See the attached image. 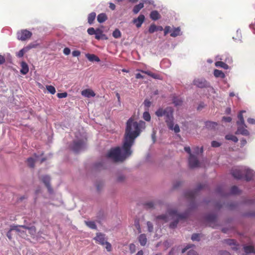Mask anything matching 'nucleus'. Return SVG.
Listing matches in <instances>:
<instances>
[{"label": "nucleus", "mask_w": 255, "mask_h": 255, "mask_svg": "<svg viewBox=\"0 0 255 255\" xmlns=\"http://www.w3.org/2000/svg\"><path fill=\"white\" fill-rule=\"evenodd\" d=\"M145 128V123L142 121L137 122L130 118L127 122L123 144L119 147L112 148L108 153L107 157L114 161H123L129 157L132 152L131 147L135 139Z\"/></svg>", "instance_id": "obj_1"}, {"label": "nucleus", "mask_w": 255, "mask_h": 255, "mask_svg": "<svg viewBox=\"0 0 255 255\" xmlns=\"http://www.w3.org/2000/svg\"><path fill=\"white\" fill-rule=\"evenodd\" d=\"M155 115L159 118L164 117L169 129L173 130L175 133H178L180 131L179 126L177 124L174 125L173 110L171 108L167 107L165 109L160 108L155 112Z\"/></svg>", "instance_id": "obj_2"}, {"label": "nucleus", "mask_w": 255, "mask_h": 255, "mask_svg": "<svg viewBox=\"0 0 255 255\" xmlns=\"http://www.w3.org/2000/svg\"><path fill=\"white\" fill-rule=\"evenodd\" d=\"M183 218L184 216L179 215L176 211L169 210L166 214L158 216L157 219L158 221H161L162 222L172 220V223L170 224V227L174 228L176 226L178 221Z\"/></svg>", "instance_id": "obj_3"}, {"label": "nucleus", "mask_w": 255, "mask_h": 255, "mask_svg": "<svg viewBox=\"0 0 255 255\" xmlns=\"http://www.w3.org/2000/svg\"><path fill=\"white\" fill-rule=\"evenodd\" d=\"M232 175L237 179L245 177L247 180L255 181V172L246 167L235 168L232 170Z\"/></svg>", "instance_id": "obj_4"}, {"label": "nucleus", "mask_w": 255, "mask_h": 255, "mask_svg": "<svg viewBox=\"0 0 255 255\" xmlns=\"http://www.w3.org/2000/svg\"><path fill=\"white\" fill-rule=\"evenodd\" d=\"M11 230H15L19 236L24 238L26 237L27 232L33 236L36 233L35 228L33 226L29 228L24 226H12L11 227Z\"/></svg>", "instance_id": "obj_5"}, {"label": "nucleus", "mask_w": 255, "mask_h": 255, "mask_svg": "<svg viewBox=\"0 0 255 255\" xmlns=\"http://www.w3.org/2000/svg\"><path fill=\"white\" fill-rule=\"evenodd\" d=\"M245 113V111H242L238 116L239 120L237 121V124L238 125V129L236 133L241 134L243 135H249V131L246 128H247L245 124L243 114Z\"/></svg>", "instance_id": "obj_6"}, {"label": "nucleus", "mask_w": 255, "mask_h": 255, "mask_svg": "<svg viewBox=\"0 0 255 255\" xmlns=\"http://www.w3.org/2000/svg\"><path fill=\"white\" fill-rule=\"evenodd\" d=\"M76 138L77 140L74 141L72 148L74 151L78 152L83 148L85 138L83 136L80 138L78 135H76Z\"/></svg>", "instance_id": "obj_7"}, {"label": "nucleus", "mask_w": 255, "mask_h": 255, "mask_svg": "<svg viewBox=\"0 0 255 255\" xmlns=\"http://www.w3.org/2000/svg\"><path fill=\"white\" fill-rule=\"evenodd\" d=\"M185 150L190 154L189 158V165L191 167H196L199 166V163L197 158L190 153V148L189 147H185Z\"/></svg>", "instance_id": "obj_8"}, {"label": "nucleus", "mask_w": 255, "mask_h": 255, "mask_svg": "<svg viewBox=\"0 0 255 255\" xmlns=\"http://www.w3.org/2000/svg\"><path fill=\"white\" fill-rule=\"evenodd\" d=\"M17 35L18 39L24 41L29 38L31 36L32 33L27 30H22L17 32Z\"/></svg>", "instance_id": "obj_9"}, {"label": "nucleus", "mask_w": 255, "mask_h": 255, "mask_svg": "<svg viewBox=\"0 0 255 255\" xmlns=\"http://www.w3.org/2000/svg\"><path fill=\"white\" fill-rule=\"evenodd\" d=\"M94 240L96 243L104 246L105 243L107 241V239L106 238L105 235L101 233H98L96 236L94 237Z\"/></svg>", "instance_id": "obj_10"}, {"label": "nucleus", "mask_w": 255, "mask_h": 255, "mask_svg": "<svg viewBox=\"0 0 255 255\" xmlns=\"http://www.w3.org/2000/svg\"><path fill=\"white\" fill-rule=\"evenodd\" d=\"M193 84L199 88H204L208 85V82L203 78L195 79L193 81Z\"/></svg>", "instance_id": "obj_11"}, {"label": "nucleus", "mask_w": 255, "mask_h": 255, "mask_svg": "<svg viewBox=\"0 0 255 255\" xmlns=\"http://www.w3.org/2000/svg\"><path fill=\"white\" fill-rule=\"evenodd\" d=\"M145 19L144 16L142 14H140L137 18L134 19L133 20V23L135 24L137 28L141 27L142 24Z\"/></svg>", "instance_id": "obj_12"}, {"label": "nucleus", "mask_w": 255, "mask_h": 255, "mask_svg": "<svg viewBox=\"0 0 255 255\" xmlns=\"http://www.w3.org/2000/svg\"><path fill=\"white\" fill-rule=\"evenodd\" d=\"M81 94L82 96L87 98L93 97L95 96L94 92L90 89L83 90L81 92Z\"/></svg>", "instance_id": "obj_13"}, {"label": "nucleus", "mask_w": 255, "mask_h": 255, "mask_svg": "<svg viewBox=\"0 0 255 255\" xmlns=\"http://www.w3.org/2000/svg\"><path fill=\"white\" fill-rule=\"evenodd\" d=\"M40 160L41 162H43L44 160V158H40L38 156L35 155V159L33 158H29L27 159L28 164L30 167H33L34 166V163L35 161H38Z\"/></svg>", "instance_id": "obj_14"}, {"label": "nucleus", "mask_w": 255, "mask_h": 255, "mask_svg": "<svg viewBox=\"0 0 255 255\" xmlns=\"http://www.w3.org/2000/svg\"><path fill=\"white\" fill-rule=\"evenodd\" d=\"M41 180L45 184V186L47 187L48 190L49 192H51V189L49 185L50 178L48 176L44 175L41 177Z\"/></svg>", "instance_id": "obj_15"}, {"label": "nucleus", "mask_w": 255, "mask_h": 255, "mask_svg": "<svg viewBox=\"0 0 255 255\" xmlns=\"http://www.w3.org/2000/svg\"><path fill=\"white\" fill-rule=\"evenodd\" d=\"M95 38L97 39H100L102 38L105 39H107L106 36L103 34V31L99 28L96 29Z\"/></svg>", "instance_id": "obj_16"}, {"label": "nucleus", "mask_w": 255, "mask_h": 255, "mask_svg": "<svg viewBox=\"0 0 255 255\" xmlns=\"http://www.w3.org/2000/svg\"><path fill=\"white\" fill-rule=\"evenodd\" d=\"M138 241L142 246H144L147 243V238L145 234H142L139 236L138 238Z\"/></svg>", "instance_id": "obj_17"}, {"label": "nucleus", "mask_w": 255, "mask_h": 255, "mask_svg": "<svg viewBox=\"0 0 255 255\" xmlns=\"http://www.w3.org/2000/svg\"><path fill=\"white\" fill-rule=\"evenodd\" d=\"M86 57L91 62H99L100 61L99 58L94 54H86Z\"/></svg>", "instance_id": "obj_18"}, {"label": "nucleus", "mask_w": 255, "mask_h": 255, "mask_svg": "<svg viewBox=\"0 0 255 255\" xmlns=\"http://www.w3.org/2000/svg\"><path fill=\"white\" fill-rule=\"evenodd\" d=\"M21 67L20 73L23 75L27 74L29 71L27 64L25 62H22L21 63Z\"/></svg>", "instance_id": "obj_19"}, {"label": "nucleus", "mask_w": 255, "mask_h": 255, "mask_svg": "<svg viewBox=\"0 0 255 255\" xmlns=\"http://www.w3.org/2000/svg\"><path fill=\"white\" fill-rule=\"evenodd\" d=\"M107 19V15L105 13H102L99 14L97 16V20L100 23L105 21Z\"/></svg>", "instance_id": "obj_20"}, {"label": "nucleus", "mask_w": 255, "mask_h": 255, "mask_svg": "<svg viewBox=\"0 0 255 255\" xmlns=\"http://www.w3.org/2000/svg\"><path fill=\"white\" fill-rule=\"evenodd\" d=\"M214 75L217 78H224L225 77V74L222 71L217 69L214 70Z\"/></svg>", "instance_id": "obj_21"}, {"label": "nucleus", "mask_w": 255, "mask_h": 255, "mask_svg": "<svg viewBox=\"0 0 255 255\" xmlns=\"http://www.w3.org/2000/svg\"><path fill=\"white\" fill-rule=\"evenodd\" d=\"M150 18L154 20H157L160 18V14L156 10L152 11L150 13Z\"/></svg>", "instance_id": "obj_22"}, {"label": "nucleus", "mask_w": 255, "mask_h": 255, "mask_svg": "<svg viewBox=\"0 0 255 255\" xmlns=\"http://www.w3.org/2000/svg\"><path fill=\"white\" fill-rule=\"evenodd\" d=\"M96 14L94 12H91V13H90L89 14L88 17V21L90 24H91L93 23V21H94V20L96 18Z\"/></svg>", "instance_id": "obj_23"}, {"label": "nucleus", "mask_w": 255, "mask_h": 255, "mask_svg": "<svg viewBox=\"0 0 255 255\" xmlns=\"http://www.w3.org/2000/svg\"><path fill=\"white\" fill-rule=\"evenodd\" d=\"M143 6L144 5L143 3H139L138 4H137L134 6L133 9V12L135 14L137 13L139 11V10L143 7Z\"/></svg>", "instance_id": "obj_24"}, {"label": "nucleus", "mask_w": 255, "mask_h": 255, "mask_svg": "<svg viewBox=\"0 0 255 255\" xmlns=\"http://www.w3.org/2000/svg\"><path fill=\"white\" fill-rule=\"evenodd\" d=\"M180 35V29L179 27L174 28L171 31L170 35L172 37H176Z\"/></svg>", "instance_id": "obj_25"}, {"label": "nucleus", "mask_w": 255, "mask_h": 255, "mask_svg": "<svg viewBox=\"0 0 255 255\" xmlns=\"http://www.w3.org/2000/svg\"><path fill=\"white\" fill-rule=\"evenodd\" d=\"M215 66L216 67H220L225 69H228L229 66L225 63L222 61H217L215 63Z\"/></svg>", "instance_id": "obj_26"}, {"label": "nucleus", "mask_w": 255, "mask_h": 255, "mask_svg": "<svg viewBox=\"0 0 255 255\" xmlns=\"http://www.w3.org/2000/svg\"><path fill=\"white\" fill-rule=\"evenodd\" d=\"M244 251L246 253L249 254L251 253H255V250L252 246H246L244 247Z\"/></svg>", "instance_id": "obj_27"}, {"label": "nucleus", "mask_w": 255, "mask_h": 255, "mask_svg": "<svg viewBox=\"0 0 255 255\" xmlns=\"http://www.w3.org/2000/svg\"><path fill=\"white\" fill-rule=\"evenodd\" d=\"M225 138L226 139L232 140L234 142H237L238 141V138L233 134L226 135Z\"/></svg>", "instance_id": "obj_28"}, {"label": "nucleus", "mask_w": 255, "mask_h": 255, "mask_svg": "<svg viewBox=\"0 0 255 255\" xmlns=\"http://www.w3.org/2000/svg\"><path fill=\"white\" fill-rule=\"evenodd\" d=\"M121 35V32L118 29H116L113 32V36L115 38H119Z\"/></svg>", "instance_id": "obj_29"}, {"label": "nucleus", "mask_w": 255, "mask_h": 255, "mask_svg": "<svg viewBox=\"0 0 255 255\" xmlns=\"http://www.w3.org/2000/svg\"><path fill=\"white\" fill-rule=\"evenodd\" d=\"M85 223L91 229H95L96 228V225L93 221H85Z\"/></svg>", "instance_id": "obj_30"}, {"label": "nucleus", "mask_w": 255, "mask_h": 255, "mask_svg": "<svg viewBox=\"0 0 255 255\" xmlns=\"http://www.w3.org/2000/svg\"><path fill=\"white\" fill-rule=\"evenodd\" d=\"M28 50V49H27L26 47L22 48V49H21L17 54H16V55L18 57H22L24 54L27 52Z\"/></svg>", "instance_id": "obj_31"}, {"label": "nucleus", "mask_w": 255, "mask_h": 255, "mask_svg": "<svg viewBox=\"0 0 255 255\" xmlns=\"http://www.w3.org/2000/svg\"><path fill=\"white\" fill-rule=\"evenodd\" d=\"M143 118L145 121L147 122H149L150 120L151 117L148 112L146 111L143 113Z\"/></svg>", "instance_id": "obj_32"}, {"label": "nucleus", "mask_w": 255, "mask_h": 255, "mask_svg": "<svg viewBox=\"0 0 255 255\" xmlns=\"http://www.w3.org/2000/svg\"><path fill=\"white\" fill-rule=\"evenodd\" d=\"M46 89L51 94H54L56 92L55 88L51 85L46 86Z\"/></svg>", "instance_id": "obj_33"}, {"label": "nucleus", "mask_w": 255, "mask_h": 255, "mask_svg": "<svg viewBox=\"0 0 255 255\" xmlns=\"http://www.w3.org/2000/svg\"><path fill=\"white\" fill-rule=\"evenodd\" d=\"M156 31V26L154 24H151L148 29L149 33H153Z\"/></svg>", "instance_id": "obj_34"}, {"label": "nucleus", "mask_w": 255, "mask_h": 255, "mask_svg": "<svg viewBox=\"0 0 255 255\" xmlns=\"http://www.w3.org/2000/svg\"><path fill=\"white\" fill-rule=\"evenodd\" d=\"M104 246L108 252H111L112 250L111 244L107 241L105 243Z\"/></svg>", "instance_id": "obj_35"}, {"label": "nucleus", "mask_w": 255, "mask_h": 255, "mask_svg": "<svg viewBox=\"0 0 255 255\" xmlns=\"http://www.w3.org/2000/svg\"><path fill=\"white\" fill-rule=\"evenodd\" d=\"M129 249L130 252L131 254L134 253L135 252V251H136V246H135V245L134 244H130L129 245Z\"/></svg>", "instance_id": "obj_36"}, {"label": "nucleus", "mask_w": 255, "mask_h": 255, "mask_svg": "<svg viewBox=\"0 0 255 255\" xmlns=\"http://www.w3.org/2000/svg\"><path fill=\"white\" fill-rule=\"evenodd\" d=\"M146 224L147 226L148 231L149 232H152L153 230V227L152 223H150V222H147Z\"/></svg>", "instance_id": "obj_37"}, {"label": "nucleus", "mask_w": 255, "mask_h": 255, "mask_svg": "<svg viewBox=\"0 0 255 255\" xmlns=\"http://www.w3.org/2000/svg\"><path fill=\"white\" fill-rule=\"evenodd\" d=\"M87 32L90 35H95L96 30L93 27H90L88 29Z\"/></svg>", "instance_id": "obj_38"}, {"label": "nucleus", "mask_w": 255, "mask_h": 255, "mask_svg": "<svg viewBox=\"0 0 255 255\" xmlns=\"http://www.w3.org/2000/svg\"><path fill=\"white\" fill-rule=\"evenodd\" d=\"M221 145V143L217 141H213L211 142V145L214 147H219Z\"/></svg>", "instance_id": "obj_39"}, {"label": "nucleus", "mask_w": 255, "mask_h": 255, "mask_svg": "<svg viewBox=\"0 0 255 255\" xmlns=\"http://www.w3.org/2000/svg\"><path fill=\"white\" fill-rule=\"evenodd\" d=\"M191 239L192 241H199L200 240V235L193 234L191 237Z\"/></svg>", "instance_id": "obj_40"}, {"label": "nucleus", "mask_w": 255, "mask_h": 255, "mask_svg": "<svg viewBox=\"0 0 255 255\" xmlns=\"http://www.w3.org/2000/svg\"><path fill=\"white\" fill-rule=\"evenodd\" d=\"M231 193H232V194H237L239 192V189L237 187L233 186L231 188Z\"/></svg>", "instance_id": "obj_41"}, {"label": "nucleus", "mask_w": 255, "mask_h": 255, "mask_svg": "<svg viewBox=\"0 0 255 255\" xmlns=\"http://www.w3.org/2000/svg\"><path fill=\"white\" fill-rule=\"evenodd\" d=\"M67 96V94L66 92L61 93L57 94V97L59 98H64Z\"/></svg>", "instance_id": "obj_42"}, {"label": "nucleus", "mask_w": 255, "mask_h": 255, "mask_svg": "<svg viewBox=\"0 0 255 255\" xmlns=\"http://www.w3.org/2000/svg\"><path fill=\"white\" fill-rule=\"evenodd\" d=\"M172 30L170 26H167L164 28V35H166L169 32L171 33Z\"/></svg>", "instance_id": "obj_43"}, {"label": "nucleus", "mask_w": 255, "mask_h": 255, "mask_svg": "<svg viewBox=\"0 0 255 255\" xmlns=\"http://www.w3.org/2000/svg\"><path fill=\"white\" fill-rule=\"evenodd\" d=\"M37 45H38V44H35V43H30V44H29L27 46H26V48H27V49H28V50H29V49H31V48L36 47Z\"/></svg>", "instance_id": "obj_44"}, {"label": "nucleus", "mask_w": 255, "mask_h": 255, "mask_svg": "<svg viewBox=\"0 0 255 255\" xmlns=\"http://www.w3.org/2000/svg\"><path fill=\"white\" fill-rule=\"evenodd\" d=\"M71 52V50L69 48L66 47L63 50V53L66 55H68Z\"/></svg>", "instance_id": "obj_45"}, {"label": "nucleus", "mask_w": 255, "mask_h": 255, "mask_svg": "<svg viewBox=\"0 0 255 255\" xmlns=\"http://www.w3.org/2000/svg\"><path fill=\"white\" fill-rule=\"evenodd\" d=\"M222 120H223V121H224L225 122H229H229H231L232 118L229 117H223Z\"/></svg>", "instance_id": "obj_46"}, {"label": "nucleus", "mask_w": 255, "mask_h": 255, "mask_svg": "<svg viewBox=\"0 0 255 255\" xmlns=\"http://www.w3.org/2000/svg\"><path fill=\"white\" fill-rule=\"evenodd\" d=\"M151 103L148 100H145L144 101V105L145 107L147 108H149L150 106Z\"/></svg>", "instance_id": "obj_47"}, {"label": "nucleus", "mask_w": 255, "mask_h": 255, "mask_svg": "<svg viewBox=\"0 0 255 255\" xmlns=\"http://www.w3.org/2000/svg\"><path fill=\"white\" fill-rule=\"evenodd\" d=\"M151 77L155 79H161L160 75H159L158 74H155V73H153L151 75Z\"/></svg>", "instance_id": "obj_48"}, {"label": "nucleus", "mask_w": 255, "mask_h": 255, "mask_svg": "<svg viewBox=\"0 0 255 255\" xmlns=\"http://www.w3.org/2000/svg\"><path fill=\"white\" fill-rule=\"evenodd\" d=\"M80 55V52L78 50L73 51L72 52V55L74 57H77Z\"/></svg>", "instance_id": "obj_49"}, {"label": "nucleus", "mask_w": 255, "mask_h": 255, "mask_svg": "<svg viewBox=\"0 0 255 255\" xmlns=\"http://www.w3.org/2000/svg\"><path fill=\"white\" fill-rule=\"evenodd\" d=\"M141 72H142V73H144V74H146L147 75H148V76H151V75L152 74V72L148 71V70H147V71H145V70H140Z\"/></svg>", "instance_id": "obj_50"}, {"label": "nucleus", "mask_w": 255, "mask_h": 255, "mask_svg": "<svg viewBox=\"0 0 255 255\" xmlns=\"http://www.w3.org/2000/svg\"><path fill=\"white\" fill-rule=\"evenodd\" d=\"M188 255H198V254L194 250H191L188 252Z\"/></svg>", "instance_id": "obj_51"}, {"label": "nucleus", "mask_w": 255, "mask_h": 255, "mask_svg": "<svg viewBox=\"0 0 255 255\" xmlns=\"http://www.w3.org/2000/svg\"><path fill=\"white\" fill-rule=\"evenodd\" d=\"M248 122L250 124L255 125V119L249 118L248 119Z\"/></svg>", "instance_id": "obj_52"}, {"label": "nucleus", "mask_w": 255, "mask_h": 255, "mask_svg": "<svg viewBox=\"0 0 255 255\" xmlns=\"http://www.w3.org/2000/svg\"><path fill=\"white\" fill-rule=\"evenodd\" d=\"M5 62V58L3 56L0 55V64H2Z\"/></svg>", "instance_id": "obj_53"}, {"label": "nucleus", "mask_w": 255, "mask_h": 255, "mask_svg": "<svg viewBox=\"0 0 255 255\" xmlns=\"http://www.w3.org/2000/svg\"><path fill=\"white\" fill-rule=\"evenodd\" d=\"M191 248V245H187L185 248L183 249L182 250V253H185L188 249Z\"/></svg>", "instance_id": "obj_54"}, {"label": "nucleus", "mask_w": 255, "mask_h": 255, "mask_svg": "<svg viewBox=\"0 0 255 255\" xmlns=\"http://www.w3.org/2000/svg\"><path fill=\"white\" fill-rule=\"evenodd\" d=\"M135 77L136 79H143L144 78V77L140 73L136 74L135 75Z\"/></svg>", "instance_id": "obj_55"}, {"label": "nucleus", "mask_w": 255, "mask_h": 255, "mask_svg": "<svg viewBox=\"0 0 255 255\" xmlns=\"http://www.w3.org/2000/svg\"><path fill=\"white\" fill-rule=\"evenodd\" d=\"M219 255H230V254L227 251H222L220 253Z\"/></svg>", "instance_id": "obj_56"}, {"label": "nucleus", "mask_w": 255, "mask_h": 255, "mask_svg": "<svg viewBox=\"0 0 255 255\" xmlns=\"http://www.w3.org/2000/svg\"><path fill=\"white\" fill-rule=\"evenodd\" d=\"M246 143L247 141L245 139H242L241 140V144L242 146H244L246 144Z\"/></svg>", "instance_id": "obj_57"}, {"label": "nucleus", "mask_w": 255, "mask_h": 255, "mask_svg": "<svg viewBox=\"0 0 255 255\" xmlns=\"http://www.w3.org/2000/svg\"><path fill=\"white\" fill-rule=\"evenodd\" d=\"M110 7L111 9H112V10H114L115 9V5L112 3H110Z\"/></svg>", "instance_id": "obj_58"}, {"label": "nucleus", "mask_w": 255, "mask_h": 255, "mask_svg": "<svg viewBox=\"0 0 255 255\" xmlns=\"http://www.w3.org/2000/svg\"><path fill=\"white\" fill-rule=\"evenodd\" d=\"M163 27L161 26H156V30L157 31H162L163 30Z\"/></svg>", "instance_id": "obj_59"}, {"label": "nucleus", "mask_w": 255, "mask_h": 255, "mask_svg": "<svg viewBox=\"0 0 255 255\" xmlns=\"http://www.w3.org/2000/svg\"><path fill=\"white\" fill-rule=\"evenodd\" d=\"M181 103V101H176L175 100L174 101V103L175 104V105L177 106V105H179L180 104V103Z\"/></svg>", "instance_id": "obj_60"}, {"label": "nucleus", "mask_w": 255, "mask_h": 255, "mask_svg": "<svg viewBox=\"0 0 255 255\" xmlns=\"http://www.w3.org/2000/svg\"><path fill=\"white\" fill-rule=\"evenodd\" d=\"M136 255H143V252L142 250L138 251Z\"/></svg>", "instance_id": "obj_61"}, {"label": "nucleus", "mask_w": 255, "mask_h": 255, "mask_svg": "<svg viewBox=\"0 0 255 255\" xmlns=\"http://www.w3.org/2000/svg\"><path fill=\"white\" fill-rule=\"evenodd\" d=\"M13 230H11V229L10 230V231L7 233V237L9 239H11V235H10V231H12Z\"/></svg>", "instance_id": "obj_62"}, {"label": "nucleus", "mask_w": 255, "mask_h": 255, "mask_svg": "<svg viewBox=\"0 0 255 255\" xmlns=\"http://www.w3.org/2000/svg\"><path fill=\"white\" fill-rule=\"evenodd\" d=\"M231 111V109L230 108H228L226 110V113H227V114H229V113H230Z\"/></svg>", "instance_id": "obj_63"}, {"label": "nucleus", "mask_w": 255, "mask_h": 255, "mask_svg": "<svg viewBox=\"0 0 255 255\" xmlns=\"http://www.w3.org/2000/svg\"><path fill=\"white\" fill-rule=\"evenodd\" d=\"M199 148L198 147H197L195 149V152L196 153L198 154L199 153Z\"/></svg>", "instance_id": "obj_64"}]
</instances>
